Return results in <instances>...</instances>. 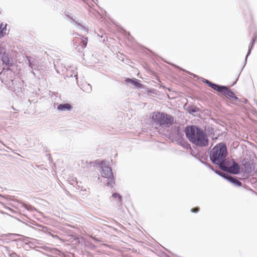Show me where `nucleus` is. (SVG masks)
Returning a JSON list of instances; mask_svg holds the SVG:
<instances>
[{
	"mask_svg": "<svg viewBox=\"0 0 257 257\" xmlns=\"http://www.w3.org/2000/svg\"><path fill=\"white\" fill-rule=\"evenodd\" d=\"M7 72L8 74V73H11V71H10L9 70H7V71H2L1 73H0V78H2V76L3 75H5V73Z\"/></svg>",
	"mask_w": 257,
	"mask_h": 257,
	"instance_id": "nucleus-18",
	"label": "nucleus"
},
{
	"mask_svg": "<svg viewBox=\"0 0 257 257\" xmlns=\"http://www.w3.org/2000/svg\"><path fill=\"white\" fill-rule=\"evenodd\" d=\"M29 63V66H30L32 68H33V65L31 62V60L30 59H28Z\"/></svg>",
	"mask_w": 257,
	"mask_h": 257,
	"instance_id": "nucleus-22",
	"label": "nucleus"
},
{
	"mask_svg": "<svg viewBox=\"0 0 257 257\" xmlns=\"http://www.w3.org/2000/svg\"><path fill=\"white\" fill-rule=\"evenodd\" d=\"M185 134L189 141L196 146L205 147L208 144V139L206 133L195 125L186 127Z\"/></svg>",
	"mask_w": 257,
	"mask_h": 257,
	"instance_id": "nucleus-1",
	"label": "nucleus"
},
{
	"mask_svg": "<svg viewBox=\"0 0 257 257\" xmlns=\"http://www.w3.org/2000/svg\"><path fill=\"white\" fill-rule=\"evenodd\" d=\"M68 181L70 184H72V185H73V186L76 187V185L77 184V181H75L74 179L69 180Z\"/></svg>",
	"mask_w": 257,
	"mask_h": 257,
	"instance_id": "nucleus-17",
	"label": "nucleus"
},
{
	"mask_svg": "<svg viewBox=\"0 0 257 257\" xmlns=\"http://www.w3.org/2000/svg\"><path fill=\"white\" fill-rule=\"evenodd\" d=\"M75 77H76V79H77V74L75 75Z\"/></svg>",
	"mask_w": 257,
	"mask_h": 257,
	"instance_id": "nucleus-24",
	"label": "nucleus"
},
{
	"mask_svg": "<svg viewBox=\"0 0 257 257\" xmlns=\"http://www.w3.org/2000/svg\"><path fill=\"white\" fill-rule=\"evenodd\" d=\"M77 42L79 43V44L80 45H81V47L84 48L87 45V38H83V39H81L80 40H79V39H78L77 40ZM76 43V42L75 43Z\"/></svg>",
	"mask_w": 257,
	"mask_h": 257,
	"instance_id": "nucleus-12",
	"label": "nucleus"
},
{
	"mask_svg": "<svg viewBox=\"0 0 257 257\" xmlns=\"http://www.w3.org/2000/svg\"><path fill=\"white\" fill-rule=\"evenodd\" d=\"M216 173L218 174L219 175L221 176L222 177H223L224 178L230 182L232 183L234 185L237 186H241V183L240 181H239L236 178L231 176L230 175H229L228 174H226L224 173H218L217 172H216Z\"/></svg>",
	"mask_w": 257,
	"mask_h": 257,
	"instance_id": "nucleus-7",
	"label": "nucleus"
},
{
	"mask_svg": "<svg viewBox=\"0 0 257 257\" xmlns=\"http://www.w3.org/2000/svg\"><path fill=\"white\" fill-rule=\"evenodd\" d=\"M255 39L256 38H254L252 39L250 44H249V47H248V52H247V54L245 57V63H244V65H245L246 63V60H247V57L249 56V55L250 54V52H251V50L253 47V45L254 44V43L255 41Z\"/></svg>",
	"mask_w": 257,
	"mask_h": 257,
	"instance_id": "nucleus-13",
	"label": "nucleus"
},
{
	"mask_svg": "<svg viewBox=\"0 0 257 257\" xmlns=\"http://www.w3.org/2000/svg\"><path fill=\"white\" fill-rule=\"evenodd\" d=\"M152 119L157 124L167 126L174 122V118L171 115L160 112H154L152 115Z\"/></svg>",
	"mask_w": 257,
	"mask_h": 257,
	"instance_id": "nucleus-3",
	"label": "nucleus"
},
{
	"mask_svg": "<svg viewBox=\"0 0 257 257\" xmlns=\"http://www.w3.org/2000/svg\"><path fill=\"white\" fill-rule=\"evenodd\" d=\"M71 20V23L73 24L77 28L79 29H84V27L81 25L80 24L77 23V22L75 21L72 19L70 18Z\"/></svg>",
	"mask_w": 257,
	"mask_h": 257,
	"instance_id": "nucleus-15",
	"label": "nucleus"
},
{
	"mask_svg": "<svg viewBox=\"0 0 257 257\" xmlns=\"http://www.w3.org/2000/svg\"><path fill=\"white\" fill-rule=\"evenodd\" d=\"M71 108V105L68 103L61 104H59L57 109L60 111H65L67 110H70Z\"/></svg>",
	"mask_w": 257,
	"mask_h": 257,
	"instance_id": "nucleus-11",
	"label": "nucleus"
},
{
	"mask_svg": "<svg viewBox=\"0 0 257 257\" xmlns=\"http://www.w3.org/2000/svg\"><path fill=\"white\" fill-rule=\"evenodd\" d=\"M181 144V145H182L184 148H188V144L186 143L185 142H182V143H180Z\"/></svg>",
	"mask_w": 257,
	"mask_h": 257,
	"instance_id": "nucleus-20",
	"label": "nucleus"
},
{
	"mask_svg": "<svg viewBox=\"0 0 257 257\" xmlns=\"http://www.w3.org/2000/svg\"><path fill=\"white\" fill-rule=\"evenodd\" d=\"M111 200L118 206L121 205L122 204V197L118 193H115L112 194Z\"/></svg>",
	"mask_w": 257,
	"mask_h": 257,
	"instance_id": "nucleus-8",
	"label": "nucleus"
},
{
	"mask_svg": "<svg viewBox=\"0 0 257 257\" xmlns=\"http://www.w3.org/2000/svg\"><path fill=\"white\" fill-rule=\"evenodd\" d=\"M125 81L133 85L136 88H141L143 87L142 84L137 79L127 78L125 79Z\"/></svg>",
	"mask_w": 257,
	"mask_h": 257,
	"instance_id": "nucleus-9",
	"label": "nucleus"
},
{
	"mask_svg": "<svg viewBox=\"0 0 257 257\" xmlns=\"http://www.w3.org/2000/svg\"><path fill=\"white\" fill-rule=\"evenodd\" d=\"M206 83H207L210 87H211L212 88H213L214 90H216L217 91L218 88H219V85H217L216 84H214L210 82L208 80H205L204 81Z\"/></svg>",
	"mask_w": 257,
	"mask_h": 257,
	"instance_id": "nucleus-14",
	"label": "nucleus"
},
{
	"mask_svg": "<svg viewBox=\"0 0 257 257\" xmlns=\"http://www.w3.org/2000/svg\"><path fill=\"white\" fill-rule=\"evenodd\" d=\"M0 60L3 64H6L7 66H10V60L8 55L5 54V51L0 55Z\"/></svg>",
	"mask_w": 257,
	"mask_h": 257,
	"instance_id": "nucleus-10",
	"label": "nucleus"
},
{
	"mask_svg": "<svg viewBox=\"0 0 257 257\" xmlns=\"http://www.w3.org/2000/svg\"><path fill=\"white\" fill-rule=\"evenodd\" d=\"M201 162L204 165H205L207 167L209 168H210L211 169L213 170V169L212 168L211 165L209 164V163H207L206 162H203V161H201Z\"/></svg>",
	"mask_w": 257,
	"mask_h": 257,
	"instance_id": "nucleus-19",
	"label": "nucleus"
},
{
	"mask_svg": "<svg viewBox=\"0 0 257 257\" xmlns=\"http://www.w3.org/2000/svg\"><path fill=\"white\" fill-rule=\"evenodd\" d=\"M88 86L89 87H90V88H91V86H90V85H89V84H88Z\"/></svg>",
	"mask_w": 257,
	"mask_h": 257,
	"instance_id": "nucleus-25",
	"label": "nucleus"
},
{
	"mask_svg": "<svg viewBox=\"0 0 257 257\" xmlns=\"http://www.w3.org/2000/svg\"><path fill=\"white\" fill-rule=\"evenodd\" d=\"M217 91L222 93L225 95L226 97L229 99L233 100H236L238 99V98L235 95L234 93L225 86H220Z\"/></svg>",
	"mask_w": 257,
	"mask_h": 257,
	"instance_id": "nucleus-6",
	"label": "nucleus"
},
{
	"mask_svg": "<svg viewBox=\"0 0 257 257\" xmlns=\"http://www.w3.org/2000/svg\"><path fill=\"white\" fill-rule=\"evenodd\" d=\"M220 168L223 171L233 174H237L239 172V166L234 161L233 162L232 166L230 167L226 166L225 164H224L222 166H220Z\"/></svg>",
	"mask_w": 257,
	"mask_h": 257,
	"instance_id": "nucleus-5",
	"label": "nucleus"
},
{
	"mask_svg": "<svg viewBox=\"0 0 257 257\" xmlns=\"http://www.w3.org/2000/svg\"><path fill=\"white\" fill-rule=\"evenodd\" d=\"M101 173L103 177L107 179L106 185L107 186L112 187L114 182L113 174L110 167L105 161H102L101 163Z\"/></svg>",
	"mask_w": 257,
	"mask_h": 257,
	"instance_id": "nucleus-4",
	"label": "nucleus"
},
{
	"mask_svg": "<svg viewBox=\"0 0 257 257\" xmlns=\"http://www.w3.org/2000/svg\"><path fill=\"white\" fill-rule=\"evenodd\" d=\"M190 110L192 111L193 112H196V111L195 109H193L192 110L190 109Z\"/></svg>",
	"mask_w": 257,
	"mask_h": 257,
	"instance_id": "nucleus-23",
	"label": "nucleus"
},
{
	"mask_svg": "<svg viewBox=\"0 0 257 257\" xmlns=\"http://www.w3.org/2000/svg\"><path fill=\"white\" fill-rule=\"evenodd\" d=\"M227 151L225 144L220 143L217 144L210 151V158L213 163L218 165L219 167L224 164V160Z\"/></svg>",
	"mask_w": 257,
	"mask_h": 257,
	"instance_id": "nucleus-2",
	"label": "nucleus"
},
{
	"mask_svg": "<svg viewBox=\"0 0 257 257\" xmlns=\"http://www.w3.org/2000/svg\"><path fill=\"white\" fill-rule=\"evenodd\" d=\"M6 27H7V24H0V33L2 34V36H4V35L3 34V33H5L4 32V31H5L6 30Z\"/></svg>",
	"mask_w": 257,
	"mask_h": 257,
	"instance_id": "nucleus-16",
	"label": "nucleus"
},
{
	"mask_svg": "<svg viewBox=\"0 0 257 257\" xmlns=\"http://www.w3.org/2000/svg\"><path fill=\"white\" fill-rule=\"evenodd\" d=\"M198 211H199L198 208H195L192 209L191 210V211L194 213H197L198 212Z\"/></svg>",
	"mask_w": 257,
	"mask_h": 257,
	"instance_id": "nucleus-21",
	"label": "nucleus"
}]
</instances>
